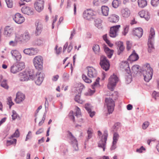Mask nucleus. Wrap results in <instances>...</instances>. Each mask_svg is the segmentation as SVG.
<instances>
[{
	"instance_id": "1",
	"label": "nucleus",
	"mask_w": 159,
	"mask_h": 159,
	"mask_svg": "<svg viewBox=\"0 0 159 159\" xmlns=\"http://www.w3.org/2000/svg\"><path fill=\"white\" fill-rule=\"evenodd\" d=\"M143 69L142 73L143 75L144 79L145 81L148 82L151 79L152 77V69L151 67L150 64L147 63L143 65Z\"/></svg>"
},
{
	"instance_id": "2",
	"label": "nucleus",
	"mask_w": 159,
	"mask_h": 159,
	"mask_svg": "<svg viewBox=\"0 0 159 159\" xmlns=\"http://www.w3.org/2000/svg\"><path fill=\"white\" fill-rule=\"evenodd\" d=\"M34 76V71L31 70L20 73L18 75V78L20 81H22L29 80H33Z\"/></svg>"
},
{
	"instance_id": "3",
	"label": "nucleus",
	"mask_w": 159,
	"mask_h": 159,
	"mask_svg": "<svg viewBox=\"0 0 159 159\" xmlns=\"http://www.w3.org/2000/svg\"><path fill=\"white\" fill-rule=\"evenodd\" d=\"M34 66L36 69L41 70L43 68V57L39 55L36 56L33 60Z\"/></svg>"
},
{
	"instance_id": "4",
	"label": "nucleus",
	"mask_w": 159,
	"mask_h": 159,
	"mask_svg": "<svg viewBox=\"0 0 159 159\" xmlns=\"http://www.w3.org/2000/svg\"><path fill=\"white\" fill-rule=\"evenodd\" d=\"M105 105L107 107L108 114H110L112 113L114 111L115 106L114 101L110 98H107L105 100Z\"/></svg>"
},
{
	"instance_id": "5",
	"label": "nucleus",
	"mask_w": 159,
	"mask_h": 159,
	"mask_svg": "<svg viewBox=\"0 0 159 159\" xmlns=\"http://www.w3.org/2000/svg\"><path fill=\"white\" fill-rule=\"evenodd\" d=\"M118 81V78L116 75L113 74L111 75L109 78V82L107 84L108 88L112 91L114 86Z\"/></svg>"
},
{
	"instance_id": "6",
	"label": "nucleus",
	"mask_w": 159,
	"mask_h": 159,
	"mask_svg": "<svg viewBox=\"0 0 159 159\" xmlns=\"http://www.w3.org/2000/svg\"><path fill=\"white\" fill-rule=\"evenodd\" d=\"M96 15L95 11L92 9H88L84 11L83 16L84 19L90 20L93 19Z\"/></svg>"
},
{
	"instance_id": "7",
	"label": "nucleus",
	"mask_w": 159,
	"mask_h": 159,
	"mask_svg": "<svg viewBox=\"0 0 159 159\" xmlns=\"http://www.w3.org/2000/svg\"><path fill=\"white\" fill-rule=\"evenodd\" d=\"M101 67L105 71L108 70L110 67V64L105 57L102 56L101 57L100 63Z\"/></svg>"
},
{
	"instance_id": "8",
	"label": "nucleus",
	"mask_w": 159,
	"mask_h": 159,
	"mask_svg": "<svg viewBox=\"0 0 159 159\" xmlns=\"http://www.w3.org/2000/svg\"><path fill=\"white\" fill-rule=\"evenodd\" d=\"M120 25H117L111 27L110 29L109 36L112 38H115L118 35L119 29L120 28Z\"/></svg>"
},
{
	"instance_id": "9",
	"label": "nucleus",
	"mask_w": 159,
	"mask_h": 159,
	"mask_svg": "<svg viewBox=\"0 0 159 159\" xmlns=\"http://www.w3.org/2000/svg\"><path fill=\"white\" fill-rule=\"evenodd\" d=\"M34 80L35 84L37 85H40L43 80V74L41 72H38L36 74H34Z\"/></svg>"
},
{
	"instance_id": "10",
	"label": "nucleus",
	"mask_w": 159,
	"mask_h": 159,
	"mask_svg": "<svg viewBox=\"0 0 159 159\" xmlns=\"http://www.w3.org/2000/svg\"><path fill=\"white\" fill-rule=\"evenodd\" d=\"M108 134L107 131H105L102 137L101 140L99 141L98 144V146L102 148L103 151L105 150L106 141L107 139Z\"/></svg>"
},
{
	"instance_id": "11",
	"label": "nucleus",
	"mask_w": 159,
	"mask_h": 159,
	"mask_svg": "<svg viewBox=\"0 0 159 159\" xmlns=\"http://www.w3.org/2000/svg\"><path fill=\"white\" fill-rule=\"evenodd\" d=\"M13 20L16 23L21 24L24 22L25 18L20 14L17 13L13 16Z\"/></svg>"
},
{
	"instance_id": "12",
	"label": "nucleus",
	"mask_w": 159,
	"mask_h": 159,
	"mask_svg": "<svg viewBox=\"0 0 159 159\" xmlns=\"http://www.w3.org/2000/svg\"><path fill=\"white\" fill-rule=\"evenodd\" d=\"M34 7L36 11L40 12L44 8V2L43 0H37L34 3Z\"/></svg>"
},
{
	"instance_id": "13",
	"label": "nucleus",
	"mask_w": 159,
	"mask_h": 159,
	"mask_svg": "<svg viewBox=\"0 0 159 159\" xmlns=\"http://www.w3.org/2000/svg\"><path fill=\"white\" fill-rule=\"evenodd\" d=\"M11 54L13 58L17 61H19L22 56L20 53L17 50H12L11 51Z\"/></svg>"
},
{
	"instance_id": "14",
	"label": "nucleus",
	"mask_w": 159,
	"mask_h": 159,
	"mask_svg": "<svg viewBox=\"0 0 159 159\" xmlns=\"http://www.w3.org/2000/svg\"><path fill=\"white\" fill-rule=\"evenodd\" d=\"M16 37L21 41H27L29 40L30 39V35L28 32L26 31L22 34H21L20 37L17 35Z\"/></svg>"
},
{
	"instance_id": "15",
	"label": "nucleus",
	"mask_w": 159,
	"mask_h": 159,
	"mask_svg": "<svg viewBox=\"0 0 159 159\" xmlns=\"http://www.w3.org/2000/svg\"><path fill=\"white\" fill-rule=\"evenodd\" d=\"M88 75L90 78L96 77L97 73L96 70L92 67H88Z\"/></svg>"
},
{
	"instance_id": "16",
	"label": "nucleus",
	"mask_w": 159,
	"mask_h": 159,
	"mask_svg": "<svg viewBox=\"0 0 159 159\" xmlns=\"http://www.w3.org/2000/svg\"><path fill=\"white\" fill-rule=\"evenodd\" d=\"M21 11L24 14L28 15H32L34 13L33 9L29 7L26 6H24L22 7Z\"/></svg>"
},
{
	"instance_id": "17",
	"label": "nucleus",
	"mask_w": 159,
	"mask_h": 159,
	"mask_svg": "<svg viewBox=\"0 0 159 159\" xmlns=\"http://www.w3.org/2000/svg\"><path fill=\"white\" fill-rule=\"evenodd\" d=\"M138 14L141 17L144 18L147 20H148L150 18V15L149 12L144 10L139 11Z\"/></svg>"
},
{
	"instance_id": "18",
	"label": "nucleus",
	"mask_w": 159,
	"mask_h": 159,
	"mask_svg": "<svg viewBox=\"0 0 159 159\" xmlns=\"http://www.w3.org/2000/svg\"><path fill=\"white\" fill-rule=\"evenodd\" d=\"M132 32L134 35L136 36L139 38H140L143 34V31L142 28H137L134 29Z\"/></svg>"
},
{
	"instance_id": "19",
	"label": "nucleus",
	"mask_w": 159,
	"mask_h": 159,
	"mask_svg": "<svg viewBox=\"0 0 159 159\" xmlns=\"http://www.w3.org/2000/svg\"><path fill=\"white\" fill-rule=\"evenodd\" d=\"M25 98V96L24 94L20 92H18L16 95L15 101L16 103H19L24 101Z\"/></svg>"
},
{
	"instance_id": "20",
	"label": "nucleus",
	"mask_w": 159,
	"mask_h": 159,
	"mask_svg": "<svg viewBox=\"0 0 159 159\" xmlns=\"http://www.w3.org/2000/svg\"><path fill=\"white\" fill-rule=\"evenodd\" d=\"M119 137V135L117 133L115 132L113 134L112 145L111 147V150L115 149L116 147V143Z\"/></svg>"
},
{
	"instance_id": "21",
	"label": "nucleus",
	"mask_w": 159,
	"mask_h": 159,
	"mask_svg": "<svg viewBox=\"0 0 159 159\" xmlns=\"http://www.w3.org/2000/svg\"><path fill=\"white\" fill-rule=\"evenodd\" d=\"M121 16L124 18H128L130 14V11L129 9L127 8H122L121 11Z\"/></svg>"
},
{
	"instance_id": "22",
	"label": "nucleus",
	"mask_w": 159,
	"mask_h": 159,
	"mask_svg": "<svg viewBox=\"0 0 159 159\" xmlns=\"http://www.w3.org/2000/svg\"><path fill=\"white\" fill-rule=\"evenodd\" d=\"M119 20V17L116 14H112L108 18V20L112 23H116Z\"/></svg>"
},
{
	"instance_id": "23",
	"label": "nucleus",
	"mask_w": 159,
	"mask_h": 159,
	"mask_svg": "<svg viewBox=\"0 0 159 159\" xmlns=\"http://www.w3.org/2000/svg\"><path fill=\"white\" fill-rule=\"evenodd\" d=\"M100 78L98 77L96 80V81L94 82L93 84L92 85V88L93 89V90L89 89L88 90L89 94L90 95H92L95 92L94 89L95 88L99 85V81Z\"/></svg>"
},
{
	"instance_id": "24",
	"label": "nucleus",
	"mask_w": 159,
	"mask_h": 159,
	"mask_svg": "<svg viewBox=\"0 0 159 159\" xmlns=\"http://www.w3.org/2000/svg\"><path fill=\"white\" fill-rule=\"evenodd\" d=\"M115 44L118 48V54L119 55L121 53L123 52L125 49L123 43L122 42L118 41L116 42Z\"/></svg>"
},
{
	"instance_id": "25",
	"label": "nucleus",
	"mask_w": 159,
	"mask_h": 159,
	"mask_svg": "<svg viewBox=\"0 0 159 159\" xmlns=\"http://www.w3.org/2000/svg\"><path fill=\"white\" fill-rule=\"evenodd\" d=\"M139 58L138 55L134 51L132 54L129 57L128 60L130 61H134L137 60Z\"/></svg>"
},
{
	"instance_id": "26",
	"label": "nucleus",
	"mask_w": 159,
	"mask_h": 159,
	"mask_svg": "<svg viewBox=\"0 0 159 159\" xmlns=\"http://www.w3.org/2000/svg\"><path fill=\"white\" fill-rule=\"evenodd\" d=\"M13 30L9 26H6L4 29V34L6 36H10L12 34Z\"/></svg>"
},
{
	"instance_id": "27",
	"label": "nucleus",
	"mask_w": 159,
	"mask_h": 159,
	"mask_svg": "<svg viewBox=\"0 0 159 159\" xmlns=\"http://www.w3.org/2000/svg\"><path fill=\"white\" fill-rule=\"evenodd\" d=\"M104 51L107 54L109 58H111L112 55L114 51L110 49L108 47H104Z\"/></svg>"
},
{
	"instance_id": "28",
	"label": "nucleus",
	"mask_w": 159,
	"mask_h": 159,
	"mask_svg": "<svg viewBox=\"0 0 159 159\" xmlns=\"http://www.w3.org/2000/svg\"><path fill=\"white\" fill-rule=\"evenodd\" d=\"M138 5L139 7L143 8L147 5V2L146 0H138Z\"/></svg>"
},
{
	"instance_id": "29",
	"label": "nucleus",
	"mask_w": 159,
	"mask_h": 159,
	"mask_svg": "<svg viewBox=\"0 0 159 159\" xmlns=\"http://www.w3.org/2000/svg\"><path fill=\"white\" fill-rule=\"evenodd\" d=\"M103 15L105 16H107L108 14L109 8L106 6H102L101 7Z\"/></svg>"
},
{
	"instance_id": "30",
	"label": "nucleus",
	"mask_w": 159,
	"mask_h": 159,
	"mask_svg": "<svg viewBox=\"0 0 159 159\" xmlns=\"http://www.w3.org/2000/svg\"><path fill=\"white\" fill-rule=\"evenodd\" d=\"M19 71L18 66H17L16 63L13 65L11 68V72L15 74Z\"/></svg>"
},
{
	"instance_id": "31",
	"label": "nucleus",
	"mask_w": 159,
	"mask_h": 159,
	"mask_svg": "<svg viewBox=\"0 0 159 159\" xmlns=\"http://www.w3.org/2000/svg\"><path fill=\"white\" fill-rule=\"evenodd\" d=\"M93 51L95 54L99 55L100 53V49L99 46L98 44L94 45L92 48Z\"/></svg>"
},
{
	"instance_id": "32",
	"label": "nucleus",
	"mask_w": 159,
	"mask_h": 159,
	"mask_svg": "<svg viewBox=\"0 0 159 159\" xmlns=\"http://www.w3.org/2000/svg\"><path fill=\"white\" fill-rule=\"evenodd\" d=\"M148 52H151L154 49V47L152 42V40H148Z\"/></svg>"
},
{
	"instance_id": "33",
	"label": "nucleus",
	"mask_w": 159,
	"mask_h": 159,
	"mask_svg": "<svg viewBox=\"0 0 159 159\" xmlns=\"http://www.w3.org/2000/svg\"><path fill=\"white\" fill-rule=\"evenodd\" d=\"M68 137L70 140L71 141L72 144L75 143V142L77 143V141L75 138V137L70 132H68Z\"/></svg>"
},
{
	"instance_id": "34",
	"label": "nucleus",
	"mask_w": 159,
	"mask_h": 159,
	"mask_svg": "<svg viewBox=\"0 0 159 159\" xmlns=\"http://www.w3.org/2000/svg\"><path fill=\"white\" fill-rule=\"evenodd\" d=\"M120 126V123L118 122L115 123L111 128L112 131L115 132L117 131Z\"/></svg>"
},
{
	"instance_id": "35",
	"label": "nucleus",
	"mask_w": 159,
	"mask_h": 159,
	"mask_svg": "<svg viewBox=\"0 0 159 159\" xmlns=\"http://www.w3.org/2000/svg\"><path fill=\"white\" fill-rule=\"evenodd\" d=\"M121 67L125 70H128L129 69V63L126 61H123L121 63Z\"/></svg>"
},
{
	"instance_id": "36",
	"label": "nucleus",
	"mask_w": 159,
	"mask_h": 159,
	"mask_svg": "<svg viewBox=\"0 0 159 159\" xmlns=\"http://www.w3.org/2000/svg\"><path fill=\"white\" fill-rule=\"evenodd\" d=\"M155 32L153 28H151L150 29L148 40H152L154 37Z\"/></svg>"
},
{
	"instance_id": "37",
	"label": "nucleus",
	"mask_w": 159,
	"mask_h": 159,
	"mask_svg": "<svg viewBox=\"0 0 159 159\" xmlns=\"http://www.w3.org/2000/svg\"><path fill=\"white\" fill-rule=\"evenodd\" d=\"M74 99L76 102L80 104L83 102V100L81 98L80 94L79 93L75 96Z\"/></svg>"
},
{
	"instance_id": "38",
	"label": "nucleus",
	"mask_w": 159,
	"mask_h": 159,
	"mask_svg": "<svg viewBox=\"0 0 159 159\" xmlns=\"http://www.w3.org/2000/svg\"><path fill=\"white\" fill-rule=\"evenodd\" d=\"M121 3L120 0H114L112 3L113 7L115 8H117Z\"/></svg>"
},
{
	"instance_id": "39",
	"label": "nucleus",
	"mask_w": 159,
	"mask_h": 159,
	"mask_svg": "<svg viewBox=\"0 0 159 159\" xmlns=\"http://www.w3.org/2000/svg\"><path fill=\"white\" fill-rule=\"evenodd\" d=\"M19 71L25 68V64L23 62H17L16 63Z\"/></svg>"
},
{
	"instance_id": "40",
	"label": "nucleus",
	"mask_w": 159,
	"mask_h": 159,
	"mask_svg": "<svg viewBox=\"0 0 159 159\" xmlns=\"http://www.w3.org/2000/svg\"><path fill=\"white\" fill-rule=\"evenodd\" d=\"M87 138L88 139H91L93 135V130L92 129L89 128L88 129L87 131Z\"/></svg>"
},
{
	"instance_id": "41",
	"label": "nucleus",
	"mask_w": 159,
	"mask_h": 159,
	"mask_svg": "<svg viewBox=\"0 0 159 159\" xmlns=\"http://www.w3.org/2000/svg\"><path fill=\"white\" fill-rule=\"evenodd\" d=\"M35 25L36 29L42 30L43 28V25L42 23L39 21H37L35 23Z\"/></svg>"
},
{
	"instance_id": "42",
	"label": "nucleus",
	"mask_w": 159,
	"mask_h": 159,
	"mask_svg": "<svg viewBox=\"0 0 159 159\" xmlns=\"http://www.w3.org/2000/svg\"><path fill=\"white\" fill-rule=\"evenodd\" d=\"M126 49L127 50H130L132 47V42L129 41H127L126 42Z\"/></svg>"
},
{
	"instance_id": "43",
	"label": "nucleus",
	"mask_w": 159,
	"mask_h": 159,
	"mask_svg": "<svg viewBox=\"0 0 159 159\" xmlns=\"http://www.w3.org/2000/svg\"><path fill=\"white\" fill-rule=\"evenodd\" d=\"M139 66L138 65H135L132 67V72L134 73H137L139 71Z\"/></svg>"
},
{
	"instance_id": "44",
	"label": "nucleus",
	"mask_w": 159,
	"mask_h": 159,
	"mask_svg": "<svg viewBox=\"0 0 159 159\" xmlns=\"http://www.w3.org/2000/svg\"><path fill=\"white\" fill-rule=\"evenodd\" d=\"M1 86L7 89L9 88V86L7 84V80H3L1 82Z\"/></svg>"
},
{
	"instance_id": "45",
	"label": "nucleus",
	"mask_w": 159,
	"mask_h": 159,
	"mask_svg": "<svg viewBox=\"0 0 159 159\" xmlns=\"http://www.w3.org/2000/svg\"><path fill=\"white\" fill-rule=\"evenodd\" d=\"M7 6L8 8H11L13 6V2L12 0H5Z\"/></svg>"
},
{
	"instance_id": "46",
	"label": "nucleus",
	"mask_w": 159,
	"mask_h": 159,
	"mask_svg": "<svg viewBox=\"0 0 159 159\" xmlns=\"http://www.w3.org/2000/svg\"><path fill=\"white\" fill-rule=\"evenodd\" d=\"M82 78L84 81L87 83H90L92 82L91 80L90 79L88 78L85 75H83Z\"/></svg>"
},
{
	"instance_id": "47",
	"label": "nucleus",
	"mask_w": 159,
	"mask_h": 159,
	"mask_svg": "<svg viewBox=\"0 0 159 159\" xmlns=\"http://www.w3.org/2000/svg\"><path fill=\"white\" fill-rule=\"evenodd\" d=\"M38 50L37 48H31L30 55H36L38 52Z\"/></svg>"
},
{
	"instance_id": "48",
	"label": "nucleus",
	"mask_w": 159,
	"mask_h": 159,
	"mask_svg": "<svg viewBox=\"0 0 159 159\" xmlns=\"http://www.w3.org/2000/svg\"><path fill=\"white\" fill-rule=\"evenodd\" d=\"M45 43V41L43 39H38L36 41V44L39 46L42 45Z\"/></svg>"
},
{
	"instance_id": "49",
	"label": "nucleus",
	"mask_w": 159,
	"mask_h": 159,
	"mask_svg": "<svg viewBox=\"0 0 159 159\" xmlns=\"http://www.w3.org/2000/svg\"><path fill=\"white\" fill-rule=\"evenodd\" d=\"M16 139H14L11 140H8L7 141V146H9L11 144H13L14 143H16Z\"/></svg>"
},
{
	"instance_id": "50",
	"label": "nucleus",
	"mask_w": 159,
	"mask_h": 159,
	"mask_svg": "<svg viewBox=\"0 0 159 159\" xmlns=\"http://www.w3.org/2000/svg\"><path fill=\"white\" fill-rule=\"evenodd\" d=\"M20 135V133L19 132V130L18 129H16V131L12 135L10 138V139L12 138L13 137H18Z\"/></svg>"
},
{
	"instance_id": "51",
	"label": "nucleus",
	"mask_w": 159,
	"mask_h": 159,
	"mask_svg": "<svg viewBox=\"0 0 159 159\" xmlns=\"http://www.w3.org/2000/svg\"><path fill=\"white\" fill-rule=\"evenodd\" d=\"M129 27L128 25L125 26L124 28V30L122 32L123 34L125 36L126 34L128 33L129 30Z\"/></svg>"
},
{
	"instance_id": "52",
	"label": "nucleus",
	"mask_w": 159,
	"mask_h": 159,
	"mask_svg": "<svg viewBox=\"0 0 159 159\" xmlns=\"http://www.w3.org/2000/svg\"><path fill=\"white\" fill-rule=\"evenodd\" d=\"M7 104L9 105L10 108H11V106L14 105V103L12 102L11 97H9L7 98Z\"/></svg>"
},
{
	"instance_id": "53",
	"label": "nucleus",
	"mask_w": 159,
	"mask_h": 159,
	"mask_svg": "<svg viewBox=\"0 0 159 159\" xmlns=\"http://www.w3.org/2000/svg\"><path fill=\"white\" fill-rule=\"evenodd\" d=\"M111 93V95L110 96L112 97V98H113L114 99H116L117 98L118 96V93L117 92H113Z\"/></svg>"
},
{
	"instance_id": "54",
	"label": "nucleus",
	"mask_w": 159,
	"mask_h": 159,
	"mask_svg": "<svg viewBox=\"0 0 159 159\" xmlns=\"http://www.w3.org/2000/svg\"><path fill=\"white\" fill-rule=\"evenodd\" d=\"M69 116L70 119H71L73 121H75V117L74 116V112L73 111H71L70 112Z\"/></svg>"
},
{
	"instance_id": "55",
	"label": "nucleus",
	"mask_w": 159,
	"mask_h": 159,
	"mask_svg": "<svg viewBox=\"0 0 159 159\" xmlns=\"http://www.w3.org/2000/svg\"><path fill=\"white\" fill-rule=\"evenodd\" d=\"M92 107L90 104L86 103L85 104V108L88 112L91 110Z\"/></svg>"
},
{
	"instance_id": "56",
	"label": "nucleus",
	"mask_w": 159,
	"mask_h": 159,
	"mask_svg": "<svg viewBox=\"0 0 159 159\" xmlns=\"http://www.w3.org/2000/svg\"><path fill=\"white\" fill-rule=\"evenodd\" d=\"M151 3L153 6H156L159 4V0H152Z\"/></svg>"
},
{
	"instance_id": "57",
	"label": "nucleus",
	"mask_w": 159,
	"mask_h": 159,
	"mask_svg": "<svg viewBox=\"0 0 159 159\" xmlns=\"http://www.w3.org/2000/svg\"><path fill=\"white\" fill-rule=\"evenodd\" d=\"M149 123L148 121L145 122L143 124L142 128L143 129H146L149 126Z\"/></svg>"
},
{
	"instance_id": "58",
	"label": "nucleus",
	"mask_w": 159,
	"mask_h": 159,
	"mask_svg": "<svg viewBox=\"0 0 159 159\" xmlns=\"http://www.w3.org/2000/svg\"><path fill=\"white\" fill-rule=\"evenodd\" d=\"M12 112V114L11 115L12 119L13 120H15L17 117L18 115L17 114L16 111L14 110H13Z\"/></svg>"
},
{
	"instance_id": "59",
	"label": "nucleus",
	"mask_w": 159,
	"mask_h": 159,
	"mask_svg": "<svg viewBox=\"0 0 159 159\" xmlns=\"http://www.w3.org/2000/svg\"><path fill=\"white\" fill-rule=\"evenodd\" d=\"M73 147V149L74 151H76L78 150V143L75 142V143H73L72 144Z\"/></svg>"
},
{
	"instance_id": "60",
	"label": "nucleus",
	"mask_w": 159,
	"mask_h": 159,
	"mask_svg": "<svg viewBox=\"0 0 159 159\" xmlns=\"http://www.w3.org/2000/svg\"><path fill=\"white\" fill-rule=\"evenodd\" d=\"M58 46L56 45L55 47V50H56V54H58L60 52H61L62 51V48L61 47H59L58 49H57Z\"/></svg>"
},
{
	"instance_id": "61",
	"label": "nucleus",
	"mask_w": 159,
	"mask_h": 159,
	"mask_svg": "<svg viewBox=\"0 0 159 159\" xmlns=\"http://www.w3.org/2000/svg\"><path fill=\"white\" fill-rule=\"evenodd\" d=\"M76 109V116H80L81 115V111L80 109L77 107H76L75 108Z\"/></svg>"
},
{
	"instance_id": "62",
	"label": "nucleus",
	"mask_w": 159,
	"mask_h": 159,
	"mask_svg": "<svg viewBox=\"0 0 159 159\" xmlns=\"http://www.w3.org/2000/svg\"><path fill=\"white\" fill-rule=\"evenodd\" d=\"M31 48H27L24 50V52L26 54L30 55Z\"/></svg>"
},
{
	"instance_id": "63",
	"label": "nucleus",
	"mask_w": 159,
	"mask_h": 159,
	"mask_svg": "<svg viewBox=\"0 0 159 159\" xmlns=\"http://www.w3.org/2000/svg\"><path fill=\"white\" fill-rule=\"evenodd\" d=\"M59 78V76L57 75H54L52 78V80L53 81H57Z\"/></svg>"
},
{
	"instance_id": "64",
	"label": "nucleus",
	"mask_w": 159,
	"mask_h": 159,
	"mask_svg": "<svg viewBox=\"0 0 159 159\" xmlns=\"http://www.w3.org/2000/svg\"><path fill=\"white\" fill-rule=\"evenodd\" d=\"M17 43V41H11L9 43V44L11 46H16Z\"/></svg>"
}]
</instances>
